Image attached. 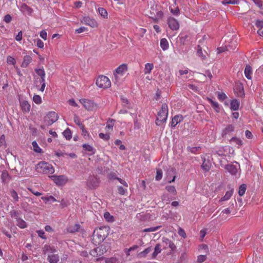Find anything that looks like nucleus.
Wrapping results in <instances>:
<instances>
[{"mask_svg": "<svg viewBox=\"0 0 263 263\" xmlns=\"http://www.w3.org/2000/svg\"><path fill=\"white\" fill-rule=\"evenodd\" d=\"M7 63L8 64H11L15 66L16 63V60L14 58L11 56H8L7 58Z\"/></svg>", "mask_w": 263, "mask_h": 263, "instance_id": "nucleus-52", "label": "nucleus"}, {"mask_svg": "<svg viewBox=\"0 0 263 263\" xmlns=\"http://www.w3.org/2000/svg\"><path fill=\"white\" fill-rule=\"evenodd\" d=\"M160 45L163 50H167L169 47L168 41L165 38L160 40Z\"/></svg>", "mask_w": 263, "mask_h": 263, "instance_id": "nucleus-25", "label": "nucleus"}, {"mask_svg": "<svg viewBox=\"0 0 263 263\" xmlns=\"http://www.w3.org/2000/svg\"><path fill=\"white\" fill-rule=\"evenodd\" d=\"M9 213L11 217L15 218L16 220L20 218V212L17 211L12 210Z\"/></svg>", "mask_w": 263, "mask_h": 263, "instance_id": "nucleus-37", "label": "nucleus"}, {"mask_svg": "<svg viewBox=\"0 0 263 263\" xmlns=\"http://www.w3.org/2000/svg\"><path fill=\"white\" fill-rule=\"evenodd\" d=\"M234 129V127L232 125H229L224 129V133L225 134H227L229 133L233 132Z\"/></svg>", "mask_w": 263, "mask_h": 263, "instance_id": "nucleus-54", "label": "nucleus"}, {"mask_svg": "<svg viewBox=\"0 0 263 263\" xmlns=\"http://www.w3.org/2000/svg\"><path fill=\"white\" fill-rule=\"evenodd\" d=\"M151 251H152L151 248L148 247V248L145 249L144 251L140 252L139 253V255L140 257H146V255L147 254H148Z\"/></svg>", "mask_w": 263, "mask_h": 263, "instance_id": "nucleus-45", "label": "nucleus"}, {"mask_svg": "<svg viewBox=\"0 0 263 263\" xmlns=\"http://www.w3.org/2000/svg\"><path fill=\"white\" fill-rule=\"evenodd\" d=\"M32 58L30 55H26L24 56L23 61L21 64V67L23 68L27 67L29 64L32 62Z\"/></svg>", "mask_w": 263, "mask_h": 263, "instance_id": "nucleus-21", "label": "nucleus"}, {"mask_svg": "<svg viewBox=\"0 0 263 263\" xmlns=\"http://www.w3.org/2000/svg\"><path fill=\"white\" fill-rule=\"evenodd\" d=\"M10 195L14 202H17L18 201L19 198L17 193L15 190H12L10 191Z\"/></svg>", "mask_w": 263, "mask_h": 263, "instance_id": "nucleus-41", "label": "nucleus"}, {"mask_svg": "<svg viewBox=\"0 0 263 263\" xmlns=\"http://www.w3.org/2000/svg\"><path fill=\"white\" fill-rule=\"evenodd\" d=\"M19 8L20 11L24 14L30 15L32 12V9L25 4H22Z\"/></svg>", "mask_w": 263, "mask_h": 263, "instance_id": "nucleus-16", "label": "nucleus"}, {"mask_svg": "<svg viewBox=\"0 0 263 263\" xmlns=\"http://www.w3.org/2000/svg\"><path fill=\"white\" fill-rule=\"evenodd\" d=\"M49 177L58 186L64 185L68 181V178L65 175H52Z\"/></svg>", "mask_w": 263, "mask_h": 263, "instance_id": "nucleus-5", "label": "nucleus"}, {"mask_svg": "<svg viewBox=\"0 0 263 263\" xmlns=\"http://www.w3.org/2000/svg\"><path fill=\"white\" fill-rule=\"evenodd\" d=\"M80 102L88 110H93L97 108V105L91 100L81 99L80 100Z\"/></svg>", "mask_w": 263, "mask_h": 263, "instance_id": "nucleus-7", "label": "nucleus"}, {"mask_svg": "<svg viewBox=\"0 0 263 263\" xmlns=\"http://www.w3.org/2000/svg\"><path fill=\"white\" fill-rule=\"evenodd\" d=\"M211 166V162L209 161H206L205 159L204 158L203 163L201 165L202 169L206 172H208L210 170Z\"/></svg>", "mask_w": 263, "mask_h": 263, "instance_id": "nucleus-27", "label": "nucleus"}, {"mask_svg": "<svg viewBox=\"0 0 263 263\" xmlns=\"http://www.w3.org/2000/svg\"><path fill=\"white\" fill-rule=\"evenodd\" d=\"M41 199L44 201L45 203H47L48 201H52L53 202L57 201L55 198L52 196H50L48 197H42Z\"/></svg>", "mask_w": 263, "mask_h": 263, "instance_id": "nucleus-47", "label": "nucleus"}, {"mask_svg": "<svg viewBox=\"0 0 263 263\" xmlns=\"http://www.w3.org/2000/svg\"><path fill=\"white\" fill-rule=\"evenodd\" d=\"M244 73L245 77L248 79V80H251L252 79V75L253 73L252 72V68L251 67L247 65L245 69Z\"/></svg>", "mask_w": 263, "mask_h": 263, "instance_id": "nucleus-20", "label": "nucleus"}, {"mask_svg": "<svg viewBox=\"0 0 263 263\" xmlns=\"http://www.w3.org/2000/svg\"><path fill=\"white\" fill-rule=\"evenodd\" d=\"M83 148L85 151L91 152L92 154L95 153L96 149L91 145L87 144H84L82 145Z\"/></svg>", "mask_w": 263, "mask_h": 263, "instance_id": "nucleus-32", "label": "nucleus"}, {"mask_svg": "<svg viewBox=\"0 0 263 263\" xmlns=\"http://www.w3.org/2000/svg\"><path fill=\"white\" fill-rule=\"evenodd\" d=\"M197 54L202 59H204L206 58V52L205 51L203 52L202 51L201 47L198 45L197 49Z\"/></svg>", "mask_w": 263, "mask_h": 263, "instance_id": "nucleus-33", "label": "nucleus"}, {"mask_svg": "<svg viewBox=\"0 0 263 263\" xmlns=\"http://www.w3.org/2000/svg\"><path fill=\"white\" fill-rule=\"evenodd\" d=\"M154 68V65L152 63H146L145 65L144 72L145 74H149L151 72L152 70Z\"/></svg>", "mask_w": 263, "mask_h": 263, "instance_id": "nucleus-29", "label": "nucleus"}, {"mask_svg": "<svg viewBox=\"0 0 263 263\" xmlns=\"http://www.w3.org/2000/svg\"><path fill=\"white\" fill-rule=\"evenodd\" d=\"M183 120V117L181 115L175 116L172 119L171 125L172 127H175L178 124Z\"/></svg>", "mask_w": 263, "mask_h": 263, "instance_id": "nucleus-13", "label": "nucleus"}, {"mask_svg": "<svg viewBox=\"0 0 263 263\" xmlns=\"http://www.w3.org/2000/svg\"><path fill=\"white\" fill-rule=\"evenodd\" d=\"M208 100L209 102V103L212 105V107L214 109V110L217 112H219L220 110V106L218 102L214 101L212 100L211 98H208Z\"/></svg>", "mask_w": 263, "mask_h": 263, "instance_id": "nucleus-24", "label": "nucleus"}, {"mask_svg": "<svg viewBox=\"0 0 263 263\" xmlns=\"http://www.w3.org/2000/svg\"><path fill=\"white\" fill-rule=\"evenodd\" d=\"M218 99L220 101H222L226 99L227 96L223 92H219L218 93Z\"/></svg>", "mask_w": 263, "mask_h": 263, "instance_id": "nucleus-61", "label": "nucleus"}, {"mask_svg": "<svg viewBox=\"0 0 263 263\" xmlns=\"http://www.w3.org/2000/svg\"><path fill=\"white\" fill-rule=\"evenodd\" d=\"M60 257L56 253L52 254H49L47 257V260L50 263H57L59 261Z\"/></svg>", "mask_w": 263, "mask_h": 263, "instance_id": "nucleus-17", "label": "nucleus"}, {"mask_svg": "<svg viewBox=\"0 0 263 263\" xmlns=\"http://www.w3.org/2000/svg\"><path fill=\"white\" fill-rule=\"evenodd\" d=\"M99 137L100 138L105 141H107L110 138V136L109 134H103L102 133L99 134Z\"/></svg>", "mask_w": 263, "mask_h": 263, "instance_id": "nucleus-51", "label": "nucleus"}, {"mask_svg": "<svg viewBox=\"0 0 263 263\" xmlns=\"http://www.w3.org/2000/svg\"><path fill=\"white\" fill-rule=\"evenodd\" d=\"M163 243L165 245L164 247H169L172 251L176 249V246L173 241L169 240L168 238H163Z\"/></svg>", "mask_w": 263, "mask_h": 263, "instance_id": "nucleus-18", "label": "nucleus"}, {"mask_svg": "<svg viewBox=\"0 0 263 263\" xmlns=\"http://www.w3.org/2000/svg\"><path fill=\"white\" fill-rule=\"evenodd\" d=\"M127 191L126 189H124L123 187L121 186H118V193L122 195H123L125 194V192Z\"/></svg>", "mask_w": 263, "mask_h": 263, "instance_id": "nucleus-64", "label": "nucleus"}, {"mask_svg": "<svg viewBox=\"0 0 263 263\" xmlns=\"http://www.w3.org/2000/svg\"><path fill=\"white\" fill-rule=\"evenodd\" d=\"M33 150L37 153H42V149L39 146L36 141H33L32 143Z\"/></svg>", "mask_w": 263, "mask_h": 263, "instance_id": "nucleus-49", "label": "nucleus"}, {"mask_svg": "<svg viewBox=\"0 0 263 263\" xmlns=\"http://www.w3.org/2000/svg\"><path fill=\"white\" fill-rule=\"evenodd\" d=\"M36 168L44 174H53L54 169L52 165L45 162H40L36 165Z\"/></svg>", "mask_w": 263, "mask_h": 263, "instance_id": "nucleus-3", "label": "nucleus"}, {"mask_svg": "<svg viewBox=\"0 0 263 263\" xmlns=\"http://www.w3.org/2000/svg\"><path fill=\"white\" fill-rule=\"evenodd\" d=\"M58 114L55 112L50 111L48 112L45 120V125H51L58 120Z\"/></svg>", "mask_w": 263, "mask_h": 263, "instance_id": "nucleus-6", "label": "nucleus"}, {"mask_svg": "<svg viewBox=\"0 0 263 263\" xmlns=\"http://www.w3.org/2000/svg\"><path fill=\"white\" fill-rule=\"evenodd\" d=\"M138 248V246L137 245H134L133 246H132V247L128 248V249H125L124 250V253H125V254L126 255V256H129L130 255V252L132 251H134V250H136L137 248Z\"/></svg>", "mask_w": 263, "mask_h": 263, "instance_id": "nucleus-40", "label": "nucleus"}, {"mask_svg": "<svg viewBox=\"0 0 263 263\" xmlns=\"http://www.w3.org/2000/svg\"><path fill=\"white\" fill-rule=\"evenodd\" d=\"M80 228V225L79 224H75L74 225L69 226L67 228V231L69 233H74L78 232Z\"/></svg>", "mask_w": 263, "mask_h": 263, "instance_id": "nucleus-22", "label": "nucleus"}, {"mask_svg": "<svg viewBox=\"0 0 263 263\" xmlns=\"http://www.w3.org/2000/svg\"><path fill=\"white\" fill-rule=\"evenodd\" d=\"M20 103L21 109L24 114L28 113L30 111L31 106L27 101L20 100Z\"/></svg>", "mask_w": 263, "mask_h": 263, "instance_id": "nucleus-12", "label": "nucleus"}, {"mask_svg": "<svg viewBox=\"0 0 263 263\" xmlns=\"http://www.w3.org/2000/svg\"><path fill=\"white\" fill-rule=\"evenodd\" d=\"M44 254H52L58 252L57 250L54 246L48 245H45L42 249Z\"/></svg>", "mask_w": 263, "mask_h": 263, "instance_id": "nucleus-11", "label": "nucleus"}, {"mask_svg": "<svg viewBox=\"0 0 263 263\" xmlns=\"http://www.w3.org/2000/svg\"><path fill=\"white\" fill-rule=\"evenodd\" d=\"M96 84L99 87L103 89L109 88L111 86L109 79L104 76H99L96 80Z\"/></svg>", "mask_w": 263, "mask_h": 263, "instance_id": "nucleus-4", "label": "nucleus"}, {"mask_svg": "<svg viewBox=\"0 0 263 263\" xmlns=\"http://www.w3.org/2000/svg\"><path fill=\"white\" fill-rule=\"evenodd\" d=\"M115 122V120H114L113 119H110V120H108L107 122L106 126L105 128L106 129H108L107 130H109V129L112 130V127L114 125Z\"/></svg>", "mask_w": 263, "mask_h": 263, "instance_id": "nucleus-39", "label": "nucleus"}, {"mask_svg": "<svg viewBox=\"0 0 263 263\" xmlns=\"http://www.w3.org/2000/svg\"><path fill=\"white\" fill-rule=\"evenodd\" d=\"M9 175L7 172L4 171L2 173L1 179L3 182H8L9 180Z\"/></svg>", "mask_w": 263, "mask_h": 263, "instance_id": "nucleus-34", "label": "nucleus"}, {"mask_svg": "<svg viewBox=\"0 0 263 263\" xmlns=\"http://www.w3.org/2000/svg\"><path fill=\"white\" fill-rule=\"evenodd\" d=\"M246 189L247 186L245 184H242L239 186L238 190V194L240 196H242L245 194L246 191Z\"/></svg>", "mask_w": 263, "mask_h": 263, "instance_id": "nucleus-36", "label": "nucleus"}, {"mask_svg": "<svg viewBox=\"0 0 263 263\" xmlns=\"http://www.w3.org/2000/svg\"><path fill=\"white\" fill-rule=\"evenodd\" d=\"M80 129L82 130V135L83 136L84 138L86 139H88L89 137V135L88 132L85 129L84 126H83V128Z\"/></svg>", "mask_w": 263, "mask_h": 263, "instance_id": "nucleus-59", "label": "nucleus"}, {"mask_svg": "<svg viewBox=\"0 0 263 263\" xmlns=\"http://www.w3.org/2000/svg\"><path fill=\"white\" fill-rule=\"evenodd\" d=\"M161 226H157V227H151L145 229L143 230V232H155L159 230Z\"/></svg>", "mask_w": 263, "mask_h": 263, "instance_id": "nucleus-50", "label": "nucleus"}, {"mask_svg": "<svg viewBox=\"0 0 263 263\" xmlns=\"http://www.w3.org/2000/svg\"><path fill=\"white\" fill-rule=\"evenodd\" d=\"M178 233L179 235V236H180L181 237H182L184 238H186V233H185L184 230L181 228H179Z\"/></svg>", "mask_w": 263, "mask_h": 263, "instance_id": "nucleus-60", "label": "nucleus"}, {"mask_svg": "<svg viewBox=\"0 0 263 263\" xmlns=\"http://www.w3.org/2000/svg\"><path fill=\"white\" fill-rule=\"evenodd\" d=\"M38 235V236L43 239H46L47 238L45 235V232L42 230H37L36 231V232Z\"/></svg>", "mask_w": 263, "mask_h": 263, "instance_id": "nucleus-56", "label": "nucleus"}, {"mask_svg": "<svg viewBox=\"0 0 263 263\" xmlns=\"http://www.w3.org/2000/svg\"><path fill=\"white\" fill-rule=\"evenodd\" d=\"M73 120H74V123L77 125H78L80 127V128H83V126H84V125L81 123V120L78 116H77V115H74V118H73Z\"/></svg>", "mask_w": 263, "mask_h": 263, "instance_id": "nucleus-42", "label": "nucleus"}, {"mask_svg": "<svg viewBox=\"0 0 263 263\" xmlns=\"http://www.w3.org/2000/svg\"><path fill=\"white\" fill-rule=\"evenodd\" d=\"M99 180L94 177H91L88 180V185L90 188H96L99 185Z\"/></svg>", "mask_w": 263, "mask_h": 263, "instance_id": "nucleus-14", "label": "nucleus"}, {"mask_svg": "<svg viewBox=\"0 0 263 263\" xmlns=\"http://www.w3.org/2000/svg\"><path fill=\"white\" fill-rule=\"evenodd\" d=\"M189 72V69L188 68H186L184 69H180L178 71V74L180 76H182L183 78L187 79V77L185 76L184 75H186Z\"/></svg>", "mask_w": 263, "mask_h": 263, "instance_id": "nucleus-44", "label": "nucleus"}, {"mask_svg": "<svg viewBox=\"0 0 263 263\" xmlns=\"http://www.w3.org/2000/svg\"><path fill=\"white\" fill-rule=\"evenodd\" d=\"M226 169L232 175H236L237 173V168L233 164H229L226 166Z\"/></svg>", "mask_w": 263, "mask_h": 263, "instance_id": "nucleus-23", "label": "nucleus"}, {"mask_svg": "<svg viewBox=\"0 0 263 263\" xmlns=\"http://www.w3.org/2000/svg\"><path fill=\"white\" fill-rule=\"evenodd\" d=\"M168 110L167 104L163 103L161 109L158 113L156 120V124L157 126H162L166 122L168 117Z\"/></svg>", "mask_w": 263, "mask_h": 263, "instance_id": "nucleus-1", "label": "nucleus"}, {"mask_svg": "<svg viewBox=\"0 0 263 263\" xmlns=\"http://www.w3.org/2000/svg\"><path fill=\"white\" fill-rule=\"evenodd\" d=\"M167 24L172 30H177L179 29V24L177 20L173 17H169L167 20Z\"/></svg>", "mask_w": 263, "mask_h": 263, "instance_id": "nucleus-8", "label": "nucleus"}, {"mask_svg": "<svg viewBox=\"0 0 263 263\" xmlns=\"http://www.w3.org/2000/svg\"><path fill=\"white\" fill-rule=\"evenodd\" d=\"M33 101L37 104H40L42 103L41 97L39 95H34L33 97Z\"/></svg>", "mask_w": 263, "mask_h": 263, "instance_id": "nucleus-53", "label": "nucleus"}, {"mask_svg": "<svg viewBox=\"0 0 263 263\" xmlns=\"http://www.w3.org/2000/svg\"><path fill=\"white\" fill-rule=\"evenodd\" d=\"M230 143L232 144L237 145L238 146H241L243 144L242 141L240 139L235 137L231 139Z\"/></svg>", "mask_w": 263, "mask_h": 263, "instance_id": "nucleus-28", "label": "nucleus"}, {"mask_svg": "<svg viewBox=\"0 0 263 263\" xmlns=\"http://www.w3.org/2000/svg\"><path fill=\"white\" fill-rule=\"evenodd\" d=\"M82 22L92 28L97 27L98 26V23L97 21L92 18L88 16H85L83 18Z\"/></svg>", "mask_w": 263, "mask_h": 263, "instance_id": "nucleus-10", "label": "nucleus"}, {"mask_svg": "<svg viewBox=\"0 0 263 263\" xmlns=\"http://www.w3.org/2000/svg\"><path fill=\"white\" fill-rule=\"evenodd\" d=\"M206 258V257L205 255H199L197 257V262H199V263H202L205 260Z\"/></svg>", "mask_w": 263, "mask_h": 263, "instance_id": "nucleus-62", "label": "nucleus"}, {"mask_svg": "<svg viewBox=\"0 0 263 263\" xmlns=\"http://www.w3.org/2000/svg\"><path fill=\"white\" fill-rule=\"evenodd\" d=\"M98 12L103 18L107 17V12L104 8H99L98 9Z\"/></svg>", "mask_w": 263, "mask_h": 263, "instance_id": "nucleus-46", "label": "nucleus"}, {"mask_svg": "<svg viewBox=\"0 0 263 263\" xmlns=\"http://www.w3.org/2000/svg\"><path fill=\"white\" fill-rule=\"evenodd\" d=\"M239 3V0H224L222 2V4L224 5L227 4H238Z\"/></svg>", "mask_w": 263, "mask_h": 263, "instance_id": "nucleus-48", "label": "nucleus"}, {"mask_svg": "<svg viewBox=\"0 0 263 263\" xmlns=\"http://www.w3.org/2000/svg\"><path fill=\"white\" fill-rule=\"evenodd\" d=\"M237 44L236 42H234L233 45H231L230 44H228L226 45L225 47H220L218 48V53H221L224 52L225 50H230V49H234L236 48Z\"/></svg>", "mask_w": 263, "mask_h": 263, "instance_id": "nucleus-19", "label": "nucleus"}, {"mask_svg": "<svg viewBox=\"0 0 263 263\" xmlns=\"http://www.w3.org/2000/svg\"><path fill=\"white\" fill-rule=\"evenodd\" d=\"M35 71L36 72V73L41 77H45V72L43 68L35 69Z\"/></svg>", "mask_w": 263, "mask_h": 263, "instance_id": "nucleus-55", "label": "nucleus"}, {"mask_svg": "<svg viewBox=\"0 0 263 263\" xmlns=\"http://www.w3.org/2000/svg\"><path fill=\"white\" fill-rule=\"evenodd\" d=\"M166 190L170 193L175 194L176 192L175 186L172 185H168L166 186Z\"/></svg>", "mask_w": 263, "mask_h": 263, "instance_id": "nucleus-57", "label": "nucleus"}, {"mask_svg": "<svg viewBox=\"0 0 263 263\" xmlns=\"http://www.w3.org/2000/svg\"><path fill=\"white\" fill-rule=\"evenodd\" d=\"M127 71V65L125 64H123L120 65L119 66H118L115 72H114V75L115 77V78L117 79L118 78V74H120L122 76L124 73L126 72Z\"/></svg>", "mask_w": 263, "mask_h": 263, "instance_id": "nucleus-9", "label": "nucleus"}, {"mask_svg": "<svg viewBox=\"0 0 263 263\" xmlns=\"http://www.w3.org/2000/svg\"><path fill=\"white\" fill-rule=\"evenodd\" d=\"M121 100L122 101V105L123 107L129 108H130V104L128 99L125 97H121Z\"/></svg>", "mask_w": 263, "mask_h": 263, "instance_id": "nucleus-35", "label": "nucleus"}, {"mask_svg": "<svg viewBox=\"0 0 263 263\" xmlns=\"http://www.w3.org/2000/svg\"><path fill=\"white\" fill-rule=\"evenodd\" d=\"M16 225L21 229H24L27 226L26 222L21 218L16 220Z\"/></svg>", "mask_w": 263, "mask_h": 263, "instance_id": "nucleus-31", "label": "nucleus"}, {"mask_svg": "<svg viewBox=\"0 0 263 263\" xmlns=\"http://www.w3.org/2000/svg\"><path fill=\"white\" fill-rule=\"evenodd\" d=\"M63 134L67 140H70L72 137L71 132L69 128L65 129L63 132Z\"/></svg>", "mask_w": 263, "mask_h": 263, "instance_id": "nucleus-38", "label": "nucleus"}, {"mask_svg": "<svg viewBox=\"0 0 263 263\" xmlns=\"http://www.w3.org/2000/svg\"><path fill=\"white\" fill-rule=\"evenodd\" d=\"M104 218L108 222L114 221V217L109 212H105L104 214Z\"/></svg>", "mask_w": 263, "mask_h": 263, "instance_id": "nucleus-43", "label": "nucleus"}, {"mask_svg": "<svg viewBox=\"0 0 263 263\" xmlns=\"http://www.w3.org/2000/svg\"><path fill=\"white\" fill-rule=\"evenodd\" d=\"M233 193V189H231L229 191H228L226 193L224 196L221 198V199L220 200V201H226V200H229L231 198V197L232 196Z\"/></svg>", "mask_w": 263, "mask_h": 263, "instance_id": "nucleus-30", "label": "nucleus"}, {"mask_svg": "<svg viewBox=\"0 0 263 263\" xmlns=\"http://www.w3.org/2000/svg\"><path fill=\"white\" fill-rule=\"evenodd\" d=\"M108 230V228L105 227L96 229L92 234L93 240L98 243L103 241L107 236Z\"/></svg>", "mask_w": 263, "mask_h": 263, "instance_id": "nucleus-2", "label": "nucleus"}, {"mask_svg": "<svg viewBox=\"0 0 263 263\" xmlns=\"http://www.w3.org/2000/svg\"><path fill=\"white\" fill-rule=\"evenodd\" d=\"M239 107V102L236 99L233 100L230 104V108L233 110H237Z\"/></svg>", "mask_w": 263, "mask_h": 263, "instance_id": "nucleus-26", "label": "nucleus"}, {"mask_svg": "<svg viewBox=\"0 0 263 263\" xmlns=\"http://www.w3.org/2000/svg\"><path fill=\"white\" fill-rule=\"evenodd\" d=\"M104 261L105 263H117V260L115 257L106 258Z\"/></svg>", "mask_w": 263, "mask_h": 263, "instance_id": "nucleus-58", "label": "nucleus"}, {"mask_svg": "<svg viewBox=\"0 0 263 263\" xmlns=\"http://www.w3.org/2000/svg\"><path fill=\"white\" fill-rule=\"evenodd\" d=\"M162 177V172L161 170L157 171V174L156 176V179L157 180H160Z\"/></svg>", "mask_w": 263, "mask_h": 263, "instance_id": "nucleus-63", "label": "nucleus"}, {"mask_svg": "<svg viewBox=\"0 0 263 263\" xmlns=\"http://www.w3.org/2000/svg\"><path fill=\"white\" fill-rule=\"evenodd\" d=\"M234 90L238 97H244L243 86L242 84H237L234 88Z\"/></svg>", "mask_w": 263, "mask_h": 263, "instance_id": "nucleus-15", "label": "nucleus"}]
</instances>
